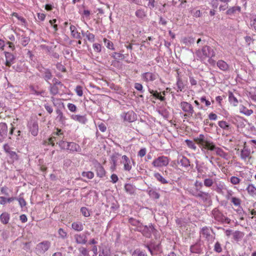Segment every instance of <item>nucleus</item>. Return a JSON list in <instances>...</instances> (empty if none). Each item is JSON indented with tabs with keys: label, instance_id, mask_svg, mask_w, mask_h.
<instances>
[{
	"label": "nucleus",
	"instance_id": "1",
	"mask_svg": "<svg viewBox=\"0 0 256 256\" xmlns=\"http://www.w3.org/2000/svg\"><path fill=\"white\" fill-rule=\"evenodd\" d=\"M190 192L194 196L203 197L207 194L204 192L202 182L196 181L194 188L190 189Z\"/></svg>",
	"mask_w": 256,
	"mask_h": 256
},
{
	"label": "nucleus",
	"instance_id": "2",
	"mask_svg": "<svg viewBox=\"0 0 256 256\" xmlns=\"http://www.w3.org/2000/svg\"><path fill=\"white\" fill-rule=\"evenodd\" d=\"M194 141L202 151L204 152H208V138L206 135L200 134L194 138Z\"/></svg>",
	"mask_w": 256,
	"mask_h": 256
},
{
	"label": "nucleus",
	"instance_id": "3",
	"mask_svg": "<svg viewBox=\"0 0 256 256\" xmlns=\"http://www.w3.org/2000/svg\"><path fill=\"white\" fill-rule=\"evenodd\" d=\"M180 107L185 112V114H184L185 119L192 116L194 110L191 104L186 102H180Z\"/></svg>",
	"mask_w": 256,
	"mask_h": 256
},
{
	"label": "nucleus",
	"instance_id": "4",
	"mask_svg": "<svg viewBox=\"0 0 256 256\" xmlns=\"http://www.w3.org/2000/svg\"><path fill=\"white\" fill-rule=\"evenodd\" d=\"M170 160L167 156H162L155 158L153 160L152 164L156 168H162L167 166Z\"/></svg>",
	"mask_w": 256,
	"mask_h": 256
},
{
	"label": "nucleus",
	"instance_id": "5",
	"mask_svg": "<svg viewBox=\"0 0 256 256\" xmlns=\"http://www.w3.org/2000/svg\"><path fill=\"white\" fill-rule=\"evenodd\" d=\"M59 145L62 148H66L72 152H80L81 151V148L80 146L74 142H61L59 143Z\"/></svg>",
	"mask_w": 256,
	"mask_h": 256
},
{
	"label": "nucleus",
	"instance_id": "6",
	"mask_svg": "<svg viewBox=\"0 0 256 256\" xmlns=\"http://www.w3.org/2000/svg\"><path fill=\"white\" fill-rule=\"evenodd\" d=\"M28 127L30 132L33 136H36L38 132V126L37 121L36 120L31 119L28 121Z\"/></svg>",
	"mask_w": 256,
	"mask_h": 256
},
{
	"label": "nucleus",
	"instance_id": "7",
	"mask_svg": "<svg viewBox=\"0 0 256 256\" xmlns=\"http://www.w3.org/2000/svg\"><path fill=\"white\" fill-rule=\"evenodd\" d=\"M50 243L48 241H44L37 244L36 250L40 254H43L50 248Z\"/></svg>",
	"mask_w": 256,
	"mask_h": 256
},
{
	"label": "nucleus",
	"instance_id": "8",
	"mask_svg": "<svg viewBox=\"0 0 256 256\" xmlns=\"http://www.w3.org/2000/svg\"><path fill=\"white\" fill-rule=\"evenodd\" d=\"M212 215L218 222H224L227 224L230 222V220L228 218L224 216L218 210L215 209L213 210Z\"/></svg>",
	"mask_w": 256,
	"mask_h": 256
},
{
	"label": "nucleus",
	"instance_id": "9",
	"mask_svg": "<svg viewBox=\"0 0 256 256\" xmlns=\"http://www.w3.org/2000/svg\"><path fill=\"white\" fill-rule=\"evenodd\" d=\"M8 133V126L4 122L0 123V142H3Z\"/></svg>",
	"mask_w": 256,
	"mask_h": 256
},
{
	"label": "nucleus",
	"instance_id": "10",
	"mask_svg": "<svg viewBox=\"0 0 256 256\" xmlns=\"http://www.w3.org/2000/svg\"><path fill=\"white\" fill-rule=\"evenodd\" d=\"M74 238L78 244H84L87 242V237L84 234H76L74 236Z\"/></svg>",
	"mask_w": 256,
	"mask_h": 256
},
{
	"label": "nucleus",
	"instance_id": "11",
	"mask_svg": "<svg viewBox=\"0 0 256 256\" xmlns=\"http://www.w3.org/2000/svg\"><path fill=\"white\" fill-rule=\"evenodd\" d=\"M142 78L146 82H152L156 79V76L152 72H146L142 74Z\"/></svg>",
	"mask_w": 256,
	"mask_h": 256
},
{
	"label": "nucleus",
	"instance_id": "12",
	"mask_svg": "<svg viewBox=\"0 0 256 256\" xmlns=\"http://www.w3.org/2000/svg\"><path fill=\"white\" fill-rule=\"evenodd\" d=\"M70 118L72 120L78 122L82 124H85L87 121V119L86 116H81L79 114H72L70 116Z\"/></svg>",
	"mask_w": 256,
	"mask_h": 256
},
{
	"label": "nucleus",
	"instance_id": "13",
	"mask_svg": "<svg viewBox=\"0 0 256 256\" xmlns=\"http://www.w3.org/2000/svg\"><path fill=\"white\" fill-rule=\"evenodd\" d=\"M4 55L6 59L5 64L7 66L10 67L14 60V56L12 53L6 52H4Z\"/></svg>",
	"mask_w": 256,
	"mask_h": 256
},
{
	"label": "nucleus",
	"instance_id": "14",
	"mask_svg": "<svg viewBox=\"0 0 256 256\" xmlns=\"http://www.w3.org/2000/svg\"><path fill=\"white\" fill-rule=\"evenodd\" d=\"M124 120L128 122H132L136 118V115L132 111H129L124 114Z\"/></svg>",
	"mask_w": 256,
	"mask_h": 256
},
{
	"label": "nucleus",
	"instance_id": "15",
	"mask_svg": "<svg viewBox=\"0 0 256 256\" xmlns=\"http://www.w3.org/2000/svg\"><path fill=\"white\" fill-rule=\"evenodd\" d=\"M122 158L124 160V170L126 171H130L132 169V166L129 158L126 156L124 155L122 156Z\"/></svg>",
	"mask_w": 256,
	"mask_h": 256
},
{
	"label": "nucleus",
	"instance_id": "16",
	"mask_svg": "<svg viewBox=\"0 0 256 256\" xmlns=\"http://www.w3.org/2000/svg\"><path fill=\"white\" fill-rule=\"evenodd\" d=\"M10 219V215L8 212H4L0 215V220L4 224H8Z\"/></svg>",
	"mask_w": 256,
	"mask_h": 256
},
{
	"label": "nucleus",
	"instance_id": "17",
	"mask_svg": "<svg viewBox=\"0 0 256 256\" xmlns=\"http://www.w3.org/2000/svg\"><path fill=\"white\" fill-rule=\"evenodd\" d=\"M96 174L100 178H103L106 174L105 170L102 166L98 164L96 169Z\"/></svg>",
	"mask_w": 256,
	"mask_h": 256
},
{
	"label": "nucleus",
	"instance_id": "18",
	"mask_svg": "<svg viewBox=\"0 0 256 256\" xmlns=\"http://www.w3.org/2000/svg\"><path fill=\"white\" fill-rule=\"evenodd\" d=\"M70 30L72 36L77 39H80L81 38L80 34L78 32L75 26L71 25L70 26Z\"/></svg>",
	"mask_w": 256,
	"mask_h": 256
},
{
	"label": "nucleus",
	"instance_id": "19",
	"mask_svg": "<svg viewBox=\"0 0 256 256\" xmlns=\"http://www.w3.org/2000/svg\"><path fill=\"white\" fill-rule=\"evenodd\" d=\"M72 227L74 230L78 232H80L84 229L83 224L80 222H74L72 224Z\"/></svg>",
	"mask_w": 256,
	"mask_h": 256
},
{
	"label": "nucleus",
	"instance_id": "20",
	"mask_svg": "<svg viewBox=\"0 0 256 256\" xmlns=\"http://www.w3.org/2000/svg\"><path fill=\"white\" fill-rule=\"evenodd\" d=\"M135 14L136 16L140 19L144 18L146 16V12L142 8L137 10Z\"/></svg>",
	"mask_w": 256,
	"mask_h": 256
},
{
	"label": "nucleus",
	"instance_id": "21",
	"mask_svg": "<svg viewBox=\"0 0 256 256\" xmlns=\"http://www.w3.org/2000/svg\"><path fill=\"white\" fill-rule=\"evenodd\" d=\"M178 164L183 167H188L190 166L189 160L185 156H182L178 161Z\"/></svg>",
	"mask_w": 256,
	"mask_h": 256
},
{
	"label": "nucleus",
	"instance_id": "22",
	"mask_svg": "<svg viewBox=\"0 0 256 256\" xmlns=\"http://www.w3.org/2000/svg\"><path fill=\"white\" fill-rule=\"evenodd\" d=\"M228 100L230 103L234 106H236L238 105V100L232 92H228Z\"/></svg>",
	"mask_w": 256,
	"mask_h": 256
},
{
	"label": "nucleus",
	"instance_id": "23",
	"mask_svg": "<svg viewBox=\"0 0 256 256\" xmlns=\"http://www.w3.org/2000/svg\"><path fill=\"white\" fill-rule=\"evenodd\" d=\"M240 113H242L247 116H249L253 113V110H249L244 106H242L240 107Z\"/></svg>",
	"mask_w": 256,
	"mask_h": 256
},
{
	"label": "nucleus",
	"instance_id": "24",
	"mask_svg": "<svg viewBox=\"0 0 256 256\" xmlns=\"http://www.w3.org/2000/svg\"><path fill=\"white\" fill-rule=\"evenodd\" d=\"M176 86H177V92H182L184 88V84L182 79L178 77L177 78V82H176Z\"/></svg>",
	"mask_w": 256,
	"mask_h": 256
},
{
	"label": "nucleus",
	"instance_id": "25",
	"mask_svg": "<svg viewBox=\"0 0 256 256\" xmlns=\"http://www.w3.org/2000/svg\"><path fill=\"white\" fill-rule=\"evenodd\" d=\"M216 64H217V66L221 70H226L228 68V64H226V62L224 60H218Z\"/></svg>",
	"mask_w": 256,
	"mask_h": 256
},
{
	"label": "nucleus",
	"instance_id": "26",
	"mask_svg": "<svg viewBox=\"0 0 256 256\" xmlns=\"http://www.w3.org/2000/svg\"><path fill=\"white\" fill-rule=\"evenodd\" d=\"M154 178L162 184H166L168 183V180L165 179L160 173L155 172L154 174Z\"/></svg>",
	"mask_w": 256,
	"mask_h": 256
},
{
	"label": "nucleus",
	"instance_id": "27",
	"mask_svg": "<svg viewBox=\"0 0 256 256\" xmlns=\"http://www.w3.org/2000/svg\"><path fill=\"white\" fill-rule=\"evenodd\" d=\"M209 150H214L216 152V154L218 155L221 156L223 152L222 149L220 148H218V147H216L215 145H214L212 143H210L209 142Z\"/></svg>",
	"mask_w": 256,
	"mask_h": 256
},
{
	"label": "nucleus",
	"instance_id": "28",
	"mask_svg": "<svg viewBox=\"0 0 256 256\" xmlns=\"http://www.w3.org/2000/svg\"><path fill=\"white\" fill-rule=\"evenodd\" d=\"M103 41L105 44L106 46L110 50H114V44L112 43V42L111 41H110V40H108L106 38H104L103 39Z\"/></svg>",
	"mask_w": 256,
	"mask_h": 256
},
{
	"label": "nucleus",
	"instance_id": "29",
	"mask_svg": "<svg viewBox=\"0 0 256 256\" xmlns=\"http://www.w3.org/2000/svg\"><path fill=\"white\" fill-rule=\"evenodd\" d=\"M248 193L252 196H256V188L252 184H249L246 188Z\"/></svg>",
	"mask_w": 256,
	"mask_h": 256
},
{
	"label": "nucleus",
	"instance_id": "30",
	"mask_svg": "<svg viewBox=\"0 0 256 256\" xmlns=\"http://www.w3.org/2000/svg\"><path fill=\"white\" fill-rule=\"evenodd\" d=\"M20 40L21 44L23 46H25L28 44L30 39L28 37L22 35L20 38Z\"/></svg>",
	"mask_w": 256,
	"mask_h": 256
},
{
	"label": "nucleus",
	"instance_id": "31",
	"mask_svg": "<svg viewBox=\"0 0 256 256\" xmlns=\"http://www.w3.org/2000/svg\"><path fill=\"white\" fill-rule=\"evenodd\" d=\"M244 234L240 231H236L233 234V237L234 240L238 242L244 236Z\"/></svg>",
	"mask_w": 256,
	"mask_h": 256
},
{
	"label": "nucleus",
	"instance_id": "32",
	"mask_svg": "<svg viewBox=\"0 0 256 256\" xmlns=\"http://www.w3.org/2000/svg\"><path fill=\"white\" fill-rule=\"evenodd\" d=\"M59 86L56 85L51 86L50 87V92L52 95H56L59 92V89H60Z\"/></svg>",
	"mask_w": 256,
	"mask_h": 256
},
{
	"label": "nucleus",
	"instance_id": "33",
	"mask_svg": "<svg viewBox=\"0 0 256 256\" xmlns=\"http://www.w3.org/2000/svg\"><path fill=\"white\" fill-rule=\"evenodd\" d=\"M240 6H233L227 10L226 14L231 15L235 13L236 11L240 12Z\"/></svg>",
	"mask_w": 256,
	"mask_h": 256
},
{
	"label": "nucleus",
	"instance_id": "34",
	"mask_svg": "<svg viewBox=\"0 0 256 256\" xmlns=\"http://www.w3.org/2000/svg\"><path fill=\"white\" fill-rule=\"evenodd\" d=\"M84 36H85L87 38L89 42H94V40H95V36L93 34L90 33L88 31H87L86 32Z\"/></svg>",
	"mask_w": 256,
	"mask_h": 256
},
{
	"label": "nucleus",
	"instance_id": "35",
	"mask_svg": "<svg viewBox=\"0 0 256 256\" xmlns=\"http://www.w3.org/2000/svg\"><path fill=\"white\" fill-rule=\"evenodd\" d=\"M250 154V151L248 149L244 148V149L241 151L240 156L242 159H246L249 156Z\"/></svg>",
	"mask_w": 256,
	"mask_h": 256
},
{
	"label": "nucleus",
	"instance_id": "36",
	"mask_svg": "<svg viewBox=\"0 0 256 256\" xmlns=\"http://www.w3.org/2000/svg\"><path fill=\"white\" fill-rule=\"evenodd\" d=\"M218 126L222 128L225 130H228L230 128V125L225 121H220L218 122Z\"/></svg>",
	"mask_w": 256,
	"mask_h": 256
},
{
	"label": "nucleus",
	"instance_id": "37",
	"mask_svg": "<svg viewBox=\"0 0 256 256\" xmlns=\"http://www.w3.org/2000/svg\"><path fill=\"white\" fill-rule=\"evenodd\" d=\"M134 255H136V256H147V254L140 249H136L135 250L132 254V256H134Z\"/></svg>",
	"mask_w": 256,
	"mask_h": 256
},
{
	"label": "nucleus",
	"instance_id": "38",
	"mask_svg": "<svg viewBox=\"0 0 256 256\" xmlns=\"http://www.w3.org/2000/svg\"><path fill=\"white\" fill-rule=\"evenodd\" d=\"M209 186H212V188L214 189L218 192H220L222 191V186H216L215 188V186L213 185V182L212 180L209 179Z\"/></svg>",
	"mask_w": 256,
	"mask_h": 256
},
{
	"label": "nucleus",
	"instance_id": "39",
	"mask_svg": "<svg viewBox=\"0 0 256 256\" xmlns=\"http://www.w3.org/2000/svg\"><path fill=\"white\" fill-rule=\"evenodd\" d=\"M82 176L86 177L88 179H92L94 177V174L93 172H84L82 173Z\"/></svg>",
	"mask_w": 256,
	"mask_h": 256
},
{
	"label": "nucleus",
	"instance_id": "40",
	"mask_svg": "<svg viewBox=\"0 0 256 256\" xmlns=\"http://www.w3.org/2000/svg\"><path fill=\"white\" fill-rule=\"evenodd\" d=\"M52 78V74L49 70H46L44 74V78L46 81L50 80Z\"/></svg>",
	"mask_w": 256,
	"mask_h": 256
},
{
	"label": "nucleus",
	"instance_id": "41",
	"mask_svg": "<svg viewBox=\"0 0 256 256\" xmlns=\"http://www.w3.org/2000/svg\"><path fill=\"white\" fill-rule=\"evenodd\" d=\"M57 136L54 134V132L52 134V136L48 139V144H51L54 146V142L56 140Z\"/></svg>",
	"mask_w": 256,
	"mask_h": 256
},
{
	"label": "nucleus",
	"instance_id": "42",
	"mask_svg": "<svg viewBox=\"0 0 256 256\" xmlns=\"http://www.w3.org/2000/svg\"><path fill=\"white\" fill-rule=\"evenodd\" d=\"M79 251L83 256H91V254H89V251L85 248H80Z\"/></svg>",
	"mask_w": 256,
	"mask_h": 256
},
{
	"label": "nucleus",
	"instance_id": "43",
	"mask_svg": "<svg viewBox=\"0 0 256 256\" xmlns=\"http://www.w3.org/2000/svg\"><path fill=\"white\" fill-rule=\"evenodd\" d=\"M8 154L13 162L17 160L18 159V156L15 152L12 151Z\"/></svg>",
	"mask_w": 256,
	"mask_h": 256
},
{
	"label": "nucleus",
	"instance_id": "44",
	"mask_svg": "<svg viewBox=\"0 0 256 256\" xmlns=\"http://www.w3.org/2000/svg\"><path fill=\"white\" fill-rule=\"evenodd\" d=\"M230 182L232 184L236 185L240 182V180L236 176H232L230 178Z\"/></svg>",
	"mask_w": 256,
	"mask_h": 256
},
{
	"label": "nucleus",
	"instance_id": "45",
	"mask_svg": "<svg viewBox=\"0 0 256 256\" xmlns=\"http://www.w3.org/2000/svg\"><path fill=\"white\" fill-rule=\"evenodd\" d=\"M214 250L218 253L222 251V248L221 246V244L219 242H216L214 246Z\"/></svg>",
	"mask_w": 256,
	"mask_h": 256
},
{
	"label": "nucleus",
	"instance_id": "46",
	"mask_svg": "<svg viewBox=\"0 0 256 256\" xmlns=\"http://www.w3.org/2000/svg\"><path fill=\"white\" fill-rule=\"evenodd\" d=\"M185 142L187 146H188V148L193 150L196 149V147L194 143L192 141L188 140H185Z\"/></svg>",
	"mask_w": 256,
	"mask_h": 256
},
{
	"label": "nucleus",
	"instance_id": "47",
	"mask_svg": "<svg viewBox=\"0 0 256 256\" xmlns=\"http://www.w3.org/2000/svg\"><path fill=\"white\" fill-rule=\"evenodd\" d=\"M230 202L235 206H240L241 204V200L237 198L234 197L230 200Z\"/></svg>",
	"mask_w": 256,
	"mask_h": 256
},
{
	"label": "nucleus",
	"instance_id": "48",
	"mask_svg": "<svg viewBox=\"0 0 256 256\" xmlns=\"http://www.w3.org/2000/svg\"><path fill=\"white\" fill-rule=\"evenodd\" d=\"M58 233L60 237L62 238H66L67 237V232L62 228L58 230Z\"/></svg>",
	"mask_w": 256,
	"mask_h": 256
},
{
	"label": "nucleus",
	"instance_id": "49",
	"mask_svg": "<svg viewBox=\"0 0 256 256\" xmlns=\"http://www.w3.org/2000/svg\"><path fill=\"white\" fill-rule=\"evenodd\" d=\"M93 48L94 52H100L102 50V46L100 44L95 43L93 44Z\"/></svg>",
	"mask_w": 256,
	"mask_h": 256
},
{
	"label": "nucleus",
	"instance_id": "50",
	"mask_svg": "<svg viewBox=\"0 0 256 256\" xmlns=\"http://www.w3.org/2000/svg\"><path fill=\"white\" fill-rule=\"evenodd\" d=\"M80 212L84 216L88 217L90 216V212L88 208L86 207H82L80 208Z\"/></svg>",
	"mask_w": 256,
	"mask_h": 256
},
{
	"label": "nucleus",
	"instance_id": "51",
	"mask_svg": "<svg viewBox=\"0 0 256 256\" xmlns=\"http://www.w3.org/2000/svg\"><path fill=\"white\" fill-rule=\"evenodd\" d=\"M76 92L79 96H82L83 94L82 88L80 86H76L75 89Z\"/></svg>",
	"mask_w": 256,
	"mask_h": 256
},
{
	"label": "nucleus",
	"instance_id": "52",
	"mask_svg": "<svg viewBox=\"0 0 256 256\" xmlns=\"http://www.w3.org/2000/svg\"><path fill=\"white\" fill-rule=\"evenodd\" d=\"M244 39L245 40L246 42V44L248 46H250V45L251 42H254V40L252 38L251 36H246L244 37Z\"/></svg>",
	"mask_w": 256,
	"mask_h": 256
},
{
	"label": "nucleus",
	"instance_id": "53",
	"mask_svg": "<svg viewBox=\"0 0 256 256\" xmlns=\"http://www.w3.org/2000/svg\"><path fill=\"white\" fill-rule=\"evenodd\" d=\"M250 26L252 29L256 32V17L253 19H251L250 21Z\"/></svg>",
	"mask_w": 256,
	"mask_h": 256
},
{
	"label": "nucleus",
	"instance_id": "54",
	"mask_svg": "<svg viewBox=\"0 0 256 256\" xmlns=\"http://www.w3.org/2000/svg\"><path fill=\"white\" fill-rule=\"evenodd\" d=\"M112 56L116 59L119 60L124 58V56L122 54L118 52H114L112 54Z\"/></svg>",
	"mask_w": 256,
	"mask_h": 256
},
{
	"label": "nucleus",
	"instance_id": "55",
	"mask_svg": "<svg viewBox=\"0 0 256 256\" xmlns=\"http://www.w3.org/2000/svg\"><path fill=\"white\" fill-rule=\"evenodd\" d=\"M234 194V192L232 190H228L226 195V198L228 200H230L232 198H234V196H232Z\"/></svg>",
	"mask_w": 256,
	"mask_h": 256
},
{
	"label": "nucleus",
	"instance_id": "56",
	"mask_svg": "<svg viewBox=\"0 0 256 256\" xmlns=\"http://www.w3.org/2000/svg\"><path fill=\"white\" fill-rule=\"evenodd\" d=\"M68 108L71 112H76V106L73 104L68 103Z\"/></svg>",
	"mask_w": 256,
	"mask_h": 256
},
{
	"label": "nucleus",
	"instance_id": "57",
	"mask_svg": "<svg viewBox=\"0 0 256 256\" xmlns=\"http://www.w3.org/2000/svg\"><path fill=\"white\" fill-rule=\"evenodd\" d=\"M18 200L21 208H23L26 206V202L23 198H19Z\"/></svg>",
	"mask_w": 256,
	"mask_h": 256
},
{
	"label": "nucleus",
	"instance_id": "58",
	"mask_svg": "<svg viewBox=\"0 0 256 256\" xmlns=\"http://www.w3.org/2000/svg\"><path fill=\"white\" fill-rule=\"evenodd\" d=\"M53 82H54L53 85L58 86L60 88H62V87L64 86V84L56 78H54L53 80Z\"/></svg>",
	"mask_w": 256,
	"mask_h": 256
},
{
	"label": "nucleus",
	"instance_id": "59",
	"mask_svg": "<svg viewBox=\"0 0 256 256\" xmlns=\"http://www.w3.org/2000/svg\"><path fill=\"white\" fill-rule=\"evenodd\" d=\"M134 88L138 90L141 92H144L142 90L143 86L140 83H136L134 84Z\"/></svg>",
	"mask_w": 256,
	"mask_h": 256
},
{
	"label": "nucleus",
	"instance_id": "60",
	"mask_svg": "<svg viewBox=\"0 0 256 256\" xmlns=\"http://www.w3.org/2000/svg\"><path fill=\"white\" fill-rule=\"evenodd\" d=\"M56 112L58 114V118H59L60 120H64V116L63 115V113L60 110H59V109L56 110Z\"/></svg>",
	"mask_w": 256,
	"mask_h": 256
},
{
	"label": "nucleus",
	"instance_id": "61",
	"mask_svg": "<svg viewBox=\"0 0 256 256\" xmlns=\"http://www.w3.org/2000/svg\"><path fill=\"white\" fill-rule=\"evenodd\" d=\"M3 148L5 152L8 154L10 152L12 151L11 150V148L7 144H4L3 146Z\"/></svg>",
	"mask_w": 256,
	"mask_h": 256
},
{
	"label": "nucleus",
	"instance_id": "62",
	"mask_svg": "<svg viewBox=\"0 0 256 256\" xmlns=\"http://www.w3.org/2000/svg\"><path fill=\"white\" fill-rule=\"evenodd\" d=\"M150 195L156 199H158L160 198L159 194L154 191H150Z\"/></svg>",
	"mask_w": 256,
	"mask_h": 256
},
{
	"label": "nucleus",
	"instance_id": "63",
	"mask_svg": "<svg viewBox=\"0 0 256 256\" xmlns=\"http://www.w3.org/2000/svg\"><path fill=\"white\" fill-rule=\"evenodd\" d=\"M146 149L145 148H141L138 152V156L140 158H142L146 154Z\"/></svg>",
	"mask_w": 256,
	"mask_h": 256
},
{
	"label": "nucleus",
	"instance_id": "64",
	"mask_svg": "<svg viewBox=\"0 0 256 256\" xmlns=\"http://www.w3.org/2000/svg\"><path fill=\"white\" fill-rule=\"evenodd\" d=\"M110 178H111V182L114 184L116 183L118 181V180L117 175L116 174H112V176H110Z\"/></svg>",
	"mask_w": 256,
	"mask_h": 256
}]
</instances>
